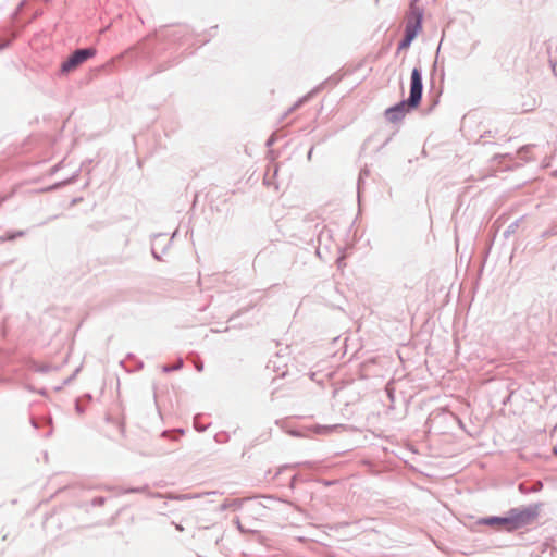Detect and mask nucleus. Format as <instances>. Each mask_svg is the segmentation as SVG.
Returning <instances> with one entry per match:
<instances>
[{
	"label": "nucleus",
	"mask_w": 557,
	"mask_h": 557,
	"mask_svg": "<svg viewBox=\"0 0 557 557\" xmlns=\"http://www.w3.org/2000/svg\"><path fill=\"white\" fill-rule=\"evenodd\" d=\"M96 55V49H79L76 50L66 61L61 65V71L64 73L75 70L83 62Z\"/></svg>",
	"instance_id": "2"
},
{
	"label": "nucleus",
	"mask_w": 557,
	"mask_h": 557,
	"mask_svg": "<svg viewBox=\"0 0 557 557\" xmlns=\"http://www.w3.org/2000/svg\"><path fill=\"white\" fill-rule=\"evenodd\" d=\"M422 97V77L419 69H413L411 72L410 82V96L408 98V106L417 108L420 104Z\"/></svg>",
	"instance_id": "3"
},
{
	"label": "nucleus",
	"mask_w": 557,
	"mask_h": 557,
	"mask_svg": "<svg viewBox=\"0 0 557 557\" xmlns=\"http://www.w3.org/2000/svg\"><path fill=\"white\" fill-rule=\"evenodd\" d=\"M537 516L536 508H525L521 510H512L506 518H490L487 524H502L508 531H512L532 523Z\"/></svg>",
	"instance_id": "1"
},
{
	"label": "nucleus",
	"mask_w": 557,
	"mask_h": 557,
	"mask_svg": "<svg viewBox=\"0 0 557 557\" xmlns=\"http://www.w3.org/2000/svg\"><path fill=\"white\" fill-rule=\"evenodd\" d=\"M412 41V36H405L404 39L399 44V49H407Z\"/></svg>",
	"instance_id": "7"
},
{
	"label": "nucleus",
	"mask_w": 557,
	"mask_h": 557,
	"mask_svg": "<svg viewBox=\"0 0 557 557\" xmlns=\"http://www.w3.org/2000/svg\"><path fill=\"white\" fill-rule=\"evenodd\" d=\"M408 103L403 101L386 111V116L391 122L399 121L407 113Z\"/></svg>",
	"instance_id": "4"
},
{
	"label": "nucleus",
	"mask_w": 557,
	"mask_h": 557,
	"mask_svg": "<svg viewBox=\"0 0 557 557\" xmlns=\"http://www.w3.org/2000/svg\"><path fill=\"white\" fill-rule=\"evenodd\" d=\"M124 57V53H121L112 59H110L108 62H106L101 69L103 71H112V69L114 67V64L116 61H120L122 58Z\"/></svg>",
	"instance_id": "6"
},
{
	"label": "nucleus",
	"mask_w": 557,
	"mask_h": 557,
	"mask_svg": "<svg viewBox=\"0 0 557 557\" xmlns=\"http://www.w3.org/2000/svg\"><path fill=\"white\" fill-rule=\"evenodd\" d=\"M420 28V22L419 20L416 21L414 24H408L406 26V33L405 36H412V39L417 36L418 29Z\"/></svg>",
	"instance_id": "5"
}]
</instances>
